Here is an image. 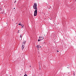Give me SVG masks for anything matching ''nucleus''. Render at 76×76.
Listing matches in <instances>:
<instances>
[{"mask_svg":"<svg viewBox=\"0 0 76 76\" xmlns=\"http://www.w3.org/2000/svg\"><path fill=\"white\" fill-rule=\"evenodd\" d=\"M50 20H52V18H50Z\"/></svg>","mask_w":76,"mask_h":76,"instance_id":"obj_13","label":"nucleus"},{"mask_svg":"<svg viewBox=\"0 0 76 76\" xmlns=\"http://www.w3.org/2000/svg\"><path fill=\"white\" fill-rule=\"evenodd\" d=\"M18 31H19V30H18Z\"/></svg>","mask_w":76,"mask_h":76,"instance_id":"obj_22","label":"nucleus"},{"mask_svg":"<svg viewBox=\"0 0 76 76\" xmlns=\"http://www.w3.org/2000/svg\"><path fill=\"white\" fill-rule=\"evenodd\" d=\"M44 39V37H42V39H38V41L39 42V41H41H41H42V39Z\"/></svg>","mask_w":76,"mask_h":76,"instance_id":"obj_5","label":"nucleus"},{"mask_svg":"<svg viewBox=\"0 0 76 76\" xmlns=\"http://www.w3.org/2000/svg\"><path fill=\"white\" fill-rule=\"evenodd\" d=\"M36 48H37V49H39V45H37Z\"/></svg>","mask_w":76,"mask_h":76,"instance_id":"obj_4","label":"nucleus"},{"mask_svg":"<svg viewBox=\"0 0 76 76\" xmlns=\"http://www.w3.org/2000/svg\"><path fill=\"white\" fill-rule=\"evenodd\" d=\"M16 1H14V3H16Z\"/></svg>","mask_w":76,"mask_h":76,"instance_id":"obj_9","label":"nucleus"},{"mask_svg":"<svg viewBox=\"0 0 76 76\" xmlns=\"http://www.w3.org/2000/svg\"><path fill=\"white\" fill-rule=\"evenodd\" d=\"M24 48H25V45H22V50H23L24 49Z\"/></svg>","mask_w":76,"mask_h":76,"instance_id":"obj_2","label":"nucleus"},{"mask_svg":"<svg viewBox=\"0 0 76 76\" xmlns=\"http://www.w3.org/2000/svg\"><path fill=\"white\" fill-rule=\"evenodd\" d=\"M23 24H21L20 25V26H23Z\"/></svg>","mask_w":76,"mask_h":76,"instance_id":"obj_10","label":"nucleus"},{"mask_svg":"<svg viewBox=\"0 0 76 76\" xmlns=\"http://www.w3.org/2000/svg\"><path fill=\"white\" fill-rule=\"evenodd\" d=\"M74 76H75V73H74Z\"/></svg>","mask_w":76,"mask_h":76,"instance_id":"obj_12","label":"nucleus"},{"mask_svg":"<svg viewBox=\"0 0 76 76\" xmlns=\"http://www.w3.org/2000/svg\"><path fill=\"white\" fill-rule=\"evenodd\" d=\"M57 52H59V51L58 50H57Z\"/></svg>","mask_w":76,"mask_h":76,"instance_id":"obj_14","label":"nucleus"},{"mask_svg":"<svg viewBox=\"0 0 76 76\" xmlns=\"http://www.w3.org/2000/svg\"><path fill=\"white\" fill-rule=\"evenodd\" d=\"M24 76H26V75H24Z\"/></svg>","mask_w":76,"mask_h":76,"instance_id":"obj_19","label":"nucleus"},{"mask_svg":"<svg viewBox=\"0 0 76 76\" xmlns=\"http://www.w3.org/2000/svg\"><path fill=\"white\" fill-rule=\"evenodd\" d=\"M30 67H31V66H30Z\"/></svg>","mask_w":76,"mask_h":76,"instance_id":"obj_21","label":"nucleus"},{"mask_svg":"<svg viewBox=\"0 0 76 76\" xmlns=\"http://www.w3.org/2000/svg\"><path fill=\"white\" fill-rule=\"evenodd\" d=\"M41 46H40V48H41Z\"/></svg>","mask_w":76,"mask_h":76,"instance_id":"obj_20","label":"nucleus"},{"mask_svg":"<svg viewBox=\"0 0 76 76\" xmlns=\"http://www.w3.org/2000/svg\"><path fill=\"white\" fill-rule=\"evenodd\" d=\"M20 38H21V39H22V35H20Z\"/></svg>","mask_w":76,"mask_h":76,"instance_id":"obj_6","label":"nucleus"},{"mask_svg":"<svg viewBox=\"0 0 76 76\" xmlns=\"http://www.w3.org/2000/svg\"><path fill=\"white\" fill-rule=\"evenodd\" d=\"M23 26H22V28H23L24 27V25H23Z\"/></svg>","mask_w":76,"mask_h":76,"instance_id":"obj_7","label":"nucleus"},{"mask_svg":"<svg viewBox=\"0 0 76 76\" xmlns=\"http://www.w3.org/2000/svg\"><path fill=\"white\" fill-rule=\"evenodd\" d=\"M20 24H21V23H19V24H18V25H21Z\"/></svg>","mask_w":76,"mask_h":76,"instance_id":"obj_8","label":"nucleus"},{"mask_svg":"<svg viewBox=\"0 0 76 76\" xmlns=\"http://www.w3.org/2000/svg\"><path fill=\"white\" fill-rule=\"evenodd\" d=\"M18 33H19V31H18Z\"/></svg>","mask_w":76,"mask_h":76,"instance_id":"obj_17","label":"nucleus"},{"mask_svg":"<svg viewBox=\"0 0 76 76\" xmlns=\"http://www.w3.org/2000/svg\"><path fill=\"white\" fill-rule=\"evenodd\" d=\"M26 43V41H24L23 42H22V45H25V44Z\"/></svg>","mask_w":76,"mask_h":76,"instance_id":"obj_3","label":"nucleus"},{"mask_svg":"<svg viewBox=\"0 0 76 76\" xmlns=\"http://www.w3.org/2000/svg\"><path fill=\"white\" fill-rule=\"evenodd\" d=\"M14 9H15V8H14Z\"/></svg>","mask_w":76,"mask_h":76,"instance_id":"obj_16","label":"nucleus"},{"mask_svg":"<svg viewBox=\"0 0 76 76\" xmlns=\"http://www.w3.org/2000/svg\"><path fill=\"white\" fill-rule=\"evenodd\" d=\"M41 38V37L40 36H39V38Z\"/></svg>","mask_w":76,"mask_h":76,"instance_id":"obj_15","label":"nucleus"},{"mask_svg":"<svg viewBox=\"0 0 76 76\" xmlns=\"http://www.w3.org/2000/svg\"><path fill=\"white\" fill-rule=\"evenodd\" d=\"M33 6L34 9L35 10L34 12V16H36L37 15V10H38L37 8V4L36 3H34V5Z\"/></svg>","mask_w":76,"mask_h":76,"instance_id":"obj_1","label":"nucleus"},{"mask_svg":"<svg viewBox=\"0 0 76 76\" xmlns=\"http://www.w3.org/2000/svg\"><path fill=\"white\" fill-rule=\"evenodd\" d=\"M40 38H42V37H40Z\"/></svg>","mask_w":76,"mask_h":76,"instance_id":"obj_18","label":"nucleus"},{"mask_svg":"<svg viewBox=\"0 0 76 76\" xmlns=\"http://www.w3.org/2000/svg\"><path fill=\"white\" fill-rule=\"evenodd\" d=\"M26 76H28V75H26V74H25V75Z\"/></svg>","mask_w":76,"mask_h":76,"instance_id":"obj_11","label":"nucleus"},{"mask_svg":"<svg viewBox=\"0 0 76 76\" xmlns=\"http://www.w3.org/2000/svg\"><path fill=\"white\" fill-rule=\"evenodd\" d=\"M22 70H23V69H22Z\"/></svg>","mask_w":76,"mask_h":76,"instance_id":"obj_23","label":"nucleus"}]
</instances>
